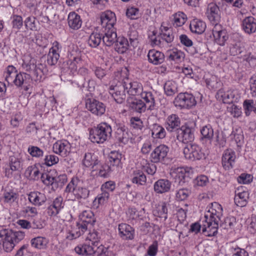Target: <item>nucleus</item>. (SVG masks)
Wrapping results in <instances>:
<instances>
[{"label": "nucleus", "instance_id": "de8ad7c7", "mask_svg": "<svg viewBox=\"0 0 256 256\" xmlns=\"http://www.w3.org/2000/svg\"><path fill=\"white\" fill-rule=\"evenodd\" d=\"M173 26L175 27H180L183 26L187 20V16L183 12H178L173 15Z\"/></svg>", "mask_w": 256, "mask_h": 256}, {"label": "nucleus", "instance_id": "39448f33", "mask_svg": "<svg viewBox=\"0 0 256 256\" xmlns=\"http://www.w3.org/2000/svg\"><path fill=\"white\" fill-rule=\"evenodd\" d=\"M112 129L106 122H102L89 131V139L94 143L103 144L112 136Z\"/></svg>", "mask_w": 256, "mask_h": 256}, {"label": "nucleus", "instance_id": "ea45409f", "mask_svg": "<svg viewBox=\"0 0 256 256\" xmlns=\"http://www.w3.org/2000/svg\"><path fill=\"white\" fill-rule=\"evenodd\" d=\"M167 54L170 60L174 61L176 62H181L185 57L184 53L176 48L168 50Z\"/></svg>", "mask_w": 256, "mask_h": 256}, {"label": "nucleus", "instance_id": "b1692460", "mask_svg": "<svg viewBox=\"0 0 256 256\" xmlns=\"http://www.w3.org/2000/svg\"><path fill=\"white\" fill-rule=\"evenodd\" d=\"M28 200L33 205L40 206L46 202L47 198L44 193L34 191L30 192L28 194Z\"/></svg>", "mask_w": 256, "mask_h": 256}, {"label": "nucleus", "instance_id": "f3484780", "mask_svg": "<svg viewBox=\"0 0 256 256\" xmlns=\"http://www.w3.org/2000/svg\"><path fill=\"white\" fill-rule=\"evenodd\" d=\"M100 22L102 27L105 28V30L107 29L114 28V26L116 22L114 13L110 10L102 12L100 14Z\"/></svg>", "mask_w": 256, "mask_h": 256}, {"label": "nucleus", "instance_id": "5701e85b", "mask_svg": "<svg viewBox=\"0 0 256 256\" xmlns=\"http://www.w3.org/2000/svg\"><path fill=\"white\" fill-rule=\"evenodd\" d=\"M188 172V168L178 167L172 168L170 175L174 179L176 182L182 185L184 182V178Z\"/></svg>", "mask_w": 256, "mask_h": 256}, {"label": "nucleus", "instance_id": "473e14b6", "mask_svg": "<svg viewBox=\"0 0 256 256\" xmlns=\"http://www.w3.org/2000/svg\"><path fill=\"white\" fill-rule=\"evenodd\" d=\"M33 80L30 74L24 72L17 73L12 84L17 87H22L24 84H28L30 80Z\"/></svg>", "mask_w": 256, "mask_h": 256}, {"label": "nucleus", "instance_id": "c03bdc74", "mask_svg": "<svg viewBox=\"0 0 256 256\" xmlns=\"http://www.w3.org/2000/svg\"><path fill=\"white\" fill-rule=\"evenodd\" d=\"M128 42L126 38L122 37L118 38L115 44V50L120 54H124L128 48Z\"/></svg>", "mask_w": 256, "mask_h": 256}, {"label": "nucleus", "instance_id": "c756f323", "mask_svg": "<svg viewBox=\"0 0 256 256\" xmlns=\"http://www.w3.org/2000/svg\"><path fill=\"white\" fill-rule=\"evenodd\" d=\"M140 98L144 101L148 110H152L155 106V99L152 92L144 90L139 94Z\"/></svg>", "mask_w": 256, "mask_h": 256}, {"label": "nucleus", "instance_id": "0e129e2a", "mask_svg": "<svg viewBox=\"0 0 256 256\" xmlns=\"http://www.w3.org/2000/svg\"><path fill=\"white\" fill-rule=\"evenodd\" d=\"M24 24L26 28L32 30H37V26L34 16H28L24 20Z\"/></svg>", "mask_w": 256, "mask_h": 256}, {"label": "nucleus", "instance_id": "7ed1b4c3", "mask_svg": "<svg viewBox=\"0 0 256 256\" xmlns=\"http://www.w3.org/2000/svg\"><path fill=\"white\" fill-rule=\"evenodd\" d=\"M24 236L25 234L23 232L2 228L0 230V246H2L5 252H10L24 238Z\"/></svg>", "mask_w": 256, "mask_h": 256}, {"label": "nucleus", "instance_id": "a878e982", "mask_svg": "<svg viewBox=\"0 0 256 256\" xmlns=\"http://www.w3.org/2000/svg\"><path fill=\"white\" fill-rule=\"evenodd\" d=\"M244 31L248 34L256 32V19L252 16H248L244 18L242 22Z\"/></svg>", "mask_w": 256, "mask_h": 256}, {"label": "nucleus", "instance_id": "79ce46f5", "mask_svg": "<svg viewBox=\"0 0 256 256\" xmlns=\"http://www.w3.org/2000/svg\"><path fill=\"white\" fill-rule=\"evenodd\" d=\"M146 176L140 170H134L132 174V182L138 185H144L146 183Z\"/></svg>", "mask_w": 256, "mask_h": 256}, {"label": "nucleus", "instance_id": "0eeeda50", "mask_svg": "<svg viewBox=\"0 0 256 256\" xmlns=\"http://www.w3.org/2000/svg\"><path fill=\"white\" fill-rule=\"evenodd\" d=\"M183 153L184 158L191 161L204 159L206 154L204 150L196 144H188L184 147Z\"/></svg>", "mask_w": 256, "mask_h": 256}, {"label": "nucleus", "instance_id": "412c9836", "mask_svg": "<svg viewBox=\"0 0 256 256\" xmlns=\"http://www.w3.org/2000/svg\"><path fill=\"white\" fill-rule=\"evenodd\" d=\"M236 158V153L232 149H228L224 150L222 158L223 168L226 170L232 168Z\"/></svg>", "mask_w": 256, "mask_h": 256}, {"label": "nucleus", "instance_id": "f03ea898", "mask_svg": "<svg viewBox=\"0 0 256 256\" xmlns=\"http://www.w3.org/2000/svg\"><path fill=\"white\" fill-rule=\"evenodd\" d=\"M22 69L30 73L32 78L36 83L42 82L46 70V66L42 64L36 63V60L30 54L24 56L22 64Z\"/></svg>", "mask_w": 256, "mask_h": 256}, {"label": "nucleus", "instance_id": "6e6d98bb", "mask_svg": "<svg viewBox=\"0 0 256 256\" xmlns=\"http://www.w3.org/2000/svg\"><path fill=\"white\" fill-rule=\"evenodd\" d=\"M72 194L74 195V199L86 198L89 195V190L80 186L78 189L75 190Z\"/></svg>", "mask_w": 256, "mask_h": 256}, {"label": "nucleus", "instance_id": "f8f14e48", "mask_svg": "<svg viewBox=\"0 0 256 256\" xmlns=\"http://www.w3.org/2000/svg\"><path fill=\"white\" fill-rule=\"evenodd\" d=\"M212 31L214 42L221 46H224L228 38L226 30L221 24H216Z\"/></svg>", "mask_w": 256, "mask_h": 256}, {"label": "nucleus", "instance_id": "f257e3e1", "mask_svg": "<svg viewBox=\"0 0 256 256\" xmlns=\"http://www.w3.org/2000/svg\"><path fill=\"white\" fill-rule=\"evenodd\" d=\"M222 206L214 202L206 207L204 214V223L202 226V234L206 236H214L217 234L218 222L222 216Z\"/></svg>", "mask_w": 256, "mask_h": 256}, {"label": "nucleus", "instance_id": "6e6552de", "mask_svg": "<svg viewBox=\"0 0 256 256\" xmlns=\"http://www.w3.org/2000/svg\"><path fill=\"white\" fill-rule=\"evenodd\" d=\"M174 104L180 108H190L194 106L196 100L194 97L188 92L180 93L174 98Z\"/></svg>", "mask_w": 256, "mask_h": 256}, {"label": "nucleus", "instance_id": "13d9d810", "mask_svg": "<svg viewBox=\"0 0 256 256\" xmlns=\"http://www.w3.org/2000/svg\"><path fill=\"white\" fill-rule=\"evenodd\" d=\"M132 108L139 113L143 112L146 111V109L148 110V107L144 102L140 100L134 102L132 104Z\"/></svg>", "mask_w": 256, "mask_h": 256}, {"label": "nucleus", "instance_id": "423d86ee", "mask_svg": "<svg viewBox=\"0 0 256 256\" xmlns=\"http://www.w3.org/2000/svg\"><path fill=\"white\" fill-rule=\"evenodd\" d=\"M25 160L22 154L16 153L8 158V168H6V176L9 178L12 176L13 172H21L25 166Z\"/></svg>", "mask_w": 256, "mask_h": 256}, {"label": "nucleus", "instance_id": "6ab92c4d", "mask_svg": "<svg viewBox=\"0 0 256 256\" xmlns=\"http://www.w3.org/2000/svg\"><path fill=\"white\" fill-rule=\"evenodd\" d=\"M115 134L116 138L124 144H127L130 138V134L128 128L123 124H116Z\"/></svg>", "mask_w": 256, "mask_h": 256}, {"label": "nucleus", "instance_id": "49530a36", "mask_svg": "<svg viewBox=\"0 0 256 256\" xmlns=\"http://www.w3.org/2000/svg\"><path fill=\"white\" fill-rule=\"evenodd\" d=\"M160 36L162 40L168 43L172 42L174 39V36L172 34V30L162 24L160 27Z\"/></svg>", "mask_w": 256, "mask_h": 256}, {"label": "nucleus", "instance_id": "58836bf2", "mask_svg": "<svg viewBox=\"0 0 256 256\" xmlns=\"http://www.w3.org/2000/svg\"><path fill=\"white\" fill-rule=\"evenodd\" d=\"M243 108L245 115L250 116L252 112L256 114V100L246 99L243 102Z\"/></svg>", "mask_w": 256, "mask_h": 256}, {"label": "nucleus", "instance_id": "9b49d317", "mask_svg": "<svg viewBox=\"0 0 256 256\" xmlns=\"http://www.w3.org/2000/svg\"><path fill=\"white\" fill-rule=\"evenodd\" d=\"M206 14L211 24L214 26L220 24L221 16L219 7L214 3L208 4Z\"/></svg>", "mask_w": 256, "mask_h": 256}, {"label": "nucleus", "instance_id": "8fccbe9b", "mask_svg": "<svg viewBox=\"0 0 256 256\" xmlns=\"http://www.w3.org/2000/svg\"><path fill=\"white\" fill-rule=\"evenodd\" d=\"M17 73V70L14 66H8L6 68V70L4 73L5 80L8 84H12Z\"/></svg>", "mask_w": 256, "mask_h": 256}, {"label": "nucleus", "instance_id": "774afa93", "mask_svg": "<svg viewBox=\"0 0 256 256\" xmlns=\"http://www.w3.org/2000/svg\"><path fill=\"white\" fill-rule=\"evenodd\" d=\"M236 222L235 218L233 216L226 218L222 224V226L226 229H232L236 224Z\"/></svg>", "mask_w": 256, "mask_h": 256}, {"label": "nucleus", "instance_id": "338daca9", "mask_svg": "<svg viewBox=\"0 0 256 256\" xmlns=\"http://www.w3.org/2000/svg\"><path fill=\"white\" fill-rule=\"evenodd\" d=\"M12 28L14 29L19 30L23 25V20L21 16L14 15L12 18Z\"/></svg>", "mask_w": 256, "mask_h": 256}, {"label": "nucleus", "instance_id": "aec40b11", "mask_svg": "<svg viewBox=\"0 0 256 256\" xmlns=\"http://www.w3.org/2000/svg\"><path fill=\"white\" fill-rule=\"evenodd\" d=\"M176 132L177 139L184 143L192 142L194 139V132L189 127L182 126Z\"/></svg>", "mask_w": 256, "mask_h": 256}, {"label": "nucleus", "instance_id": "72a5a7b5", "mask_svg": "<svg viewBox=\"0 0 256 256\" xmlns=\"http://www.w3.org/2000/svg\"><path fill=\"white\" fill-rule=\"evenodd\" d=\"M117 34L114 28L107 29L105 31V34L102 36V42L108 46H112L117 40Z\"/></svg>", "mask_w": 256, "mask_h": 256}, {"label": "nucleus", "instance_id": "69168bd1", "mask_svg": "<svg viewBox=\"0 0 256 256\" xmlns=\"http://www.w3.org/2000/svg\"><path fill=\"white\" fill-rule=\"evenodd\" d=\"M114 170L110 166L106 164L101 165L98 169V176L102 178H107L110 170Z\"/></svg>", "mask_w": 256, "mask_h": 256}, {"label": "nucleus", "instance_id": "09e8293b", "mask_svg": "<svg viewBox=\"0 0 256 256\" xmlns=\"http://www.w3.org/2000/svg\"><path fill=\"white\" fill-rule=\"evenodd\" d=\"M80 186L81 181L80 180L78 177H73L66 186L65 192L69 194H72L75 190L78 189Z\"/></svg>", "mask_w": 256, "mask_h": 256}, {"label": "nucleus", "instance_id": "bb28decb", "mask_svg": "<svg viewBox=\"0 0 256 256\" xmlns=\"http://www.w3.org/2000/svg\"><path fill=\"white\" fill-rule=\"evenodd\" d=\"M122 158V154L118 151H112L109 154V162L110 166L114 170L116 168L118 170L122 168V163L121 160Z\"/></svg>", "mask_w": 256, "mask_h": 256}, {"label": "nucleus", "instance_id": "cd10ccee", "mask_svg": "<svg viewBox=\"0 0 256 256\" xmlns=\"http://www.w3.org/2000/svg\"><path fill=\"white\" fill-rule=\"evenodd\" d=\"M171 188V182L167 179H160L154 184V188L156 192L163 194L168 192Z\"/></svg>", "mask_w": 256, "mask_h": 256}, {"label": "nucleus", "instance_id": "052dcab7", "mask_svg": "<svg viewBox=\"0 0 256 256\" xmlns=\"http://www.w3.org/2000/svg\"><path fill=\"white\" fill-rule=\"evenodd\" d=\"M4 202L12 204L18 199L17 194L12 190L6 191L4 194Z\"/></svg>", "mask_w": 256, "mask_h": 256}, {"label": "nucleus", "instance_id": "9d476101", "mask_svg": "<svg viewBox=\"0 0 256 256\" xmlns=\"http://www.w3.org/2000/svg\"><path fill=\"white\" fill-rule=\"evenodd\" d=\"M216 96L218 99L225 104L236 102L240 98V94L236 90L230 89L224 91V89H220L217 92Z\"/></svg>", "mask_w": 256, "mask_h": 256}, {"label": "nucleus", "instance_id": "a19ab883", "mask_svg": "<svg viewBox=\"0 0 256 256\" xmlns=\"http://www.w3.org/2000/svg\"><path fill=\"white\" fill-rule=\"evenodd\" d=\"M248 198V193L247 192L242 191L236 194L234 200L238 206L243 207L246 205Z\"/></svg>", "mask_w": 256, "mask_h": 256}, {"label": "nucleus", "instance_id": "4d7b16f0", "mask_svg": "<svg viewBox=\"0 0 256 256\" xmlns=\"http://www.w3.org/2000/svg\"><path fill=\"white\" fill-rule=\"evenodd\" d=\"M28 152L32 156L36 158H42L44 155V151L36 146H30Z\"/></svg>", "mask_w": 256, "mask_h": 256}, {"label": "nucleus", "instance_id": "4be33fe9", "mask_svg": "<svg viewBox=\"0 0 256 256\" xmlns=\"http://www.w3.org/2000/svg\"><path fill=\"white\" fill-rule=\"evenodd\" d=\"M180 123L178 116L176 114H172L167 117L165 126L166 130L170 132H177L180 128Z\"/></svg>", "mask_w": 256, "mask_h": 256}, {"label": "nucleus", "instance_id": "5fc2aeb1", "mask_svg": "<svg viewBox=\"0 0 256 256\" xmlns=\"http://www.w3.org/2000/svg\"><path fill=\"white\" fill-rule=\"evenodd\" d=\"M164 90L167 96H172L178 91L176 83L172 80L166 82L164 86Z\"/></svg>", "mask_w": 256, "mask_h": 256}, {"label": "nucleus", "instance_id": "20e7f679", "mask_svg": "<svg viewBox=\"0 0 256 256\" xmlns=\"http://www.w3.org/2000/svg\"><path fill=\"white\" fill-rule=\"evenodd\" d=\"M86 238L90 240L88 243L80 244L74 248L76 254L79 255L90 256L96 252L98 242L100 238V234L95 230L90 232Z\"/></svg>", "mask_w": 256, "mask_h": 256}, {"label": "nucleus", "instance_id": "37998d69", "mask_svg": "<svg viewBox=\"0 0 256 256\" xmlns=\"http://www.w3.org/2000/svg\"><path fill=\"white\" fill-rule=\"evenodd\" d=\"M169 204L166 202H162L158 204L154 210V214L166 220L168 218V207Z\"/></svg>", "mask_w": 256, "mask_h": 256}, {"label": "nucleus", "instance_id": "393cba45", "mask_svg": "<svg viewBox=\"0 0 256 256\" xmlns=\"http://www.w3.org/2000/svg\"><path fill=\"white\" fill-rule=\"evenodd\" d=\"M118 234L121 238L125 240H132L134 238V230L130 225L120 224L118 227Z\"/></svg>", "mask_w": 256, "mask_h": 256}, {"label": "nucleus", "instance_id": "c85d7f7f", "mask_svg": "<svg viewBox=\"0 0 256 256\" xmlns=\"http://www.w3.org/2000/svg\"><path fill=\"white\" fill-rule=\"evenodd\" d=\"M69 27L72 30L79 29L82 24V20L80 15L75 12H70L68 17Z\"/></svg>", "mask_w": 256, "mask_h": 256}, {"label": "nucleus", "instance_id": "680f3d73", "mask_svg": "<svg viewBox=\"0 0 256 256\" xmlns=\"http://www.w3.org/2000/svg\"><path fill=\"white\" fill-rule=\"evenodd\" d=\"M110 196L109 192L106 190L102 191V192L98 194L94 200L95 202L99 204H104L107 202Z\"/></svg>", "mask_w": 256, "mask_h": 256}, {"label": "nucleus", "instance_id": "f704fd0d", "mask_svg": "<svg viewBox=\"0 0 256 256\" xmlns=\"http://www.w3.org/2000/svg\"><path fill=\"white\" fill-rule=\"evenodd\" d=\"M80 220L88 226H92L96 222L94 213L90 210H83L79 215Z\"/></svg>", "mask_w": 256, "mask_h": 256}, {"label": "nucleus", "instance_id": "3c124183", "mask_svg": "<svg viewBox=\"0 0 256 256\" xmlns=\"http://www.w3.org/2000/svg\"><path fill=\"white\" fill-rule=\"evenodd\" d=\"M200 133L202 138L212 140L214 136V130L210 124L203 126L200 129Z\"/></svg>", "mask_w": 256, "mask_h": 256}, {"label": "nucleus", "instance_id": "603ef678", "mask_svg": "<svg viewBox=\"0 0 256 256\" xmlns=\"http://www.w3.org/2000/svg\"><path fill=\"white\" fill-rule=\"evenodd\" d=\"M80 62V58H74L73 60H68L64 64V66H66V68L70 70V74H73L76 72L78 67L80 66L78 64Z\"/></svg>", "mask_w": 256, "mask_h": 256}, {"label": "nucleus", "instance_id": "dca6fc26", "mask_svg": "<svg viewBox=\"0 0 256 256\" xmlns=\"http://www.w3.org/2000/svg\"><path fill=\"white\" fill-rule=\"evenodd\" d=\"M86 107L92 114L96 116H102L106 111L105 105L95 99L88 100L86 102Z\"/></svg>", "mask_w": 256, "mask_h": 256}, {"label": "nucleus", "instance_id": "ddd939ff", "mask_svg": "<svg viewBox=\"0 0 256 256\" xmlns=\"http://www.w3.org/2000/svg\"><path fill=\"white\" fill-rule=\"evenodd\" d=\"M169 148L165 144L157 146L150 154L151 162L154 163L162 162L167 156Z\"/></svg>", "mask_w": 256, "mask_h": 256}, {"label": "nucleus", "instance_id": "e433bc0d", "mask_svg": "<svg viewBox=\"0 0 256 256\" xmlns=\"http://www.w3.org/2000/svg\"><path fill=\"white\" fill-rule=\"evenodd\" d=\"M99 161L97 156L92 152H86L82 160V164L87 168H94V166L98 164Z\"/></svg>", "mask_w": 256, "mask_h": 256}, {"label": "nucleus", "instance_id": "bf43d9fd", "mask_svg": "<svg viewBox=\"0 0 256 256\" xmlns=\"http://www.w3.org/2000/svg\"><path fill=\"white\" fill-rule=\"evenodd\" d=\"M228 112L234 118H238L241 116L242 112L241 108L234 104L227 108Z\"/></svg>", "mask_w": 256, "mask_h": 256}, {"label": "nucleus", "instance_id": "2eb2a0df", "mask_svg": "<svg viewBox=\"0 0 256 256\" xmlns=\"http://www.w3.org/2000/svg\"><path fill=\"white\" fill-rule=\"evenodd\" d=\"M52 150L56 154L65 158L70 152L71 145L66 140H58L53 144Z\"/></svg>", "mask_w": 256, "mask_h": 256}, {"label": "nucleus", "instance_id": "e2e57ef3", "mask_svg": "<svg viewBox=\"0 0 256 256\" xmlns=\"http://www.w3.org/2000/svg\"><path fill=\"white\" fill-rule=\"evenodd\" d=\"M243 48L240 42L231 44L230 46V53L232 56H237L242 52Z\"/></svg>", "mask_w": 256, "mask_h": 256}, {"label": "nucleus", "instance_id": "4468645a", "mask_svg": "<svg viewBox=\"0 0 256 256\" xmlns=\"http://www.w3.org/2000/svg\"><path fill=\"white\" fill-rule=\"evenodd\" d=\"M126 92L130 96H139L143 90L142 84L136 80H132L128 78L123 80Z\"/></svg>", "mask_w": 256, "mask_h": 256}, {"label": "nucleus", "instance_id": "a18cd8bd", "mask_svg": "<svg viewBox=\"0 0 256 256\" xmlns=\"http://www.w3.org/2000/svg\"><path fill=\"white\" fill-rule=\"evenodd\" d=\"M152 136L154 138H163L166 136V132L162 126L154 124L152 125Z\"/></svg>", "mask_w": 256, "mask_h": 256}, {"label": "nucleus", "instance_id": "4c0bfd02", "mask_svg": "<svg viewBox=\"0 0 256 256\" xmlns=\"http://www.w3.org/2000/svg\"><path fill=\"white\" fill-rule=\"evenodd\" d=\"M48 243V239L43 236H37L32 238L30 240L32 246L38 250L46 249Z\"/></svg>", "mask_w": 256, "mask_h": 256}, {"label": "nucleus", "instance_id": "1a4fd4ad", "mask_svg": "<svg viewBox=\"0 0 256 256\" xmlns=\"http://www.w3.org/2000/svg\"><path fill=\"white\" fill-rule=\"evenodd\" d=\"M126 89L123 81L118 82L114 85H112L109 88V93L114 100L118 104L122 103L126 98Z\"/></svg>", "mask_w": 256, "mask_h": 256}, {"label": "nucleus", "instance_id": "a211bd4d", "mask_svg": "<svg viewBox=\"0 0 256 256\" xmlns=\"http://www.w3.org/2000/svg\"><path fill=\"white\" fill-rule=\"evenodd\" d=\"M61 48L60 44L58 42L55 41L52 43L48 54L47 62L49 65L54 66L58 62L60 58Z\"/></svg>", "mask_w": 256, "mask_h": 256}, {"label": "nucleus", "instance_id": "7c9ffc66", "mask_svg": "<svg viewBox=\"0 0 256 256\" xmlns=\"http://www.w3.org/2000/svg\"><path fill=\"white\" fill-rule=\"evenodd\" d=\"M148 57L149 62L155 65L162 64L164 60V54L155 50H149Z\"/></svg>", "mask_w": 256, "mask_h": 256}, {"label": "nucleus", "instance_id": "c9c22d12", "mask_svg": "<svg viewBox=\"0 0 256 256\" xmlns=\"http://www.w3.org/2000/svg\"><path fill=\"white\" fill-rule=\"evenodd\" d=\"M40 173L36 165L28 166L24 172L25 176L30 180H36L40 178Z\"/></svg>", "mask_w": 256, "mask_h": 256}, {"label": "nucleus", "instance_id": "864d4df0", "mask_svg": "<svg viewBox=\"0 0 256 256\" xmlns=\"http://www.w3.org/2000/svg\"><path fill=\"white\" fill-rule=\"evenodd\" d=\"M102 36L99 33L93 32L89 36L88 44L91 47L96 48L100 44Z\"/></svg>", "mask_w": 256, "mask_h": 256}, {"label": "nucleus", "instance_id": "2f4dec72", "mask_svg": "<svg viewBox=\"0 0 256 256\" xmlns=\"http://www.w3.org/2000/svg\"><path fill=\"white\" fill-rule=\"evenodd\" d=\"M206 25L205 22L198 19H194L190 22V28L191 32L197 34H202L206 30Z\"/></svg>", "mask_w": 256, "mask_h": 256}]
</instances>
